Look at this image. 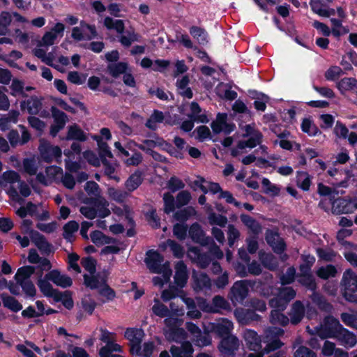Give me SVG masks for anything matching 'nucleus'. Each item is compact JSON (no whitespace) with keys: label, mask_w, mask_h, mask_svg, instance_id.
<instances>
[{"label":"nucleus","mask_w":357,"mask_h":357,"mask_svg":"<svg viewBox=\"0 0 357 357\" xmlns=\"http://www.w3.org/2000/svg\"><path fill=\"white\" fill-rule=\"evenodd\" d=\"M167 244L170 248L174 257L181 259L183 257L185 250L183 247L174 240L167 239Z\"/></svg>","instance_id":"nucleus-46"},{"label":"nucleus","mask_w":357,"mask_h":357,"mask_svg":"<svg viewBox=\"0 0 357 357\" xmlns=\"http://www.w3.org/2000/svg\"><path fill=\"white\" fill-rule=\"evenodd\" d=\"M158 147L162 150L167 151L172 156H174L176 158L182 159L183 158V153L177 151L172 144L165 141L163 138H159Z\"/></svg>","instance_id":"nucleus-35"},{"label":"nucleus","mask_w":357,"mask_h":357,"mask_svg":"<svg viewBox=\"0 0 357 357\" xmlns=\"http://www.w3.org/2000/svg\"><path fill=\"white\" fill-rule=\"evenodd\" d=\"M190 35L202 45H205L208 43V34L207 31L200 26H192L190 28Z\"/></svg>","instance_id":"nucleus-25"},{"label":"nucleus","mask_w":357,"mask_h":357,"mask_svg":"<svg viewBox=\"0 0 357 357\" xmlns=\"http://www.w3.org/2000/svg\"><path fill=\"white\" fill-rule=\"evenodd\" d=\"M208 219L211 225H218L221 227H225L228 222L226 216L216 214L214 212L208 214Z\"/></svg>","instance_id":"nucleus-47"},{"label":"nucleus","mask_w":357,"mask_h":357,"mask_svg":"<svg viewBox=\"0 0 357 357\" xmlns=\"http://www.w3.org/2000/svg\"><path fill=\"white\" fill-rule=\"evenodd\" d=\"M20 107L22 111L27 109L31 115H37L42 109V101L36 96H31L26 100L20 102Z\"/></svg>","instance_id":"nucleus-16"},{"label":"nucleus","mask_w":357,"mask_h":357,"mask_svg":"<svg viewBox=\"0 0 357 357\" xmlns=\"http://www.w3.org/2000/svg\"><path fill=\"white\" fill-rule=\"evenodd\" d=\"M298 282L307 289L314 292L313 301L317 303L320 308H325L326 306L329 305V303L326 301L324 297L316 293L317 285L312 274H302L298 279Z\"/></svg>","instance_id":"nucleus-3"},{"label":"nucleus","mask_w":357,"mask_h":357,"mask_svg":"<svg viewBox=\"0 0 357 357\" xmlns=\"http://www.w3.org/2000/svg\"><path fill=\"white\" fill-rule=\"evenodd\" d=\"M84 190L89 196H94V197H102L100 196V188L99 185L93 181H87L84 185Z\"/></svg>","instance_id":"nucleus-53"},{"label":"nucleus","mask_w":357,"mask_h":357,"mask_svg":"<svg viewBox=\"0 0 357 357\" xmlns=\"http://www.w3.org/2000/svg\"><path fill=\"white\" fill-rule=\"evenodd\" d=\"M340 319L347 326L357 330V317L354 312H342L340 314Z\"/></svg>","instance_id":"nucleus-50"},{"label":"nucleus","mask_w":357,"mask_h":357,"mask_svg":"<svg viewBox=\"0 0 357 357\" xmlns=\"http://www.w3.org/2000/svg\"><path fill=\"white\" fill-rule=\"evenodd\" d=\"M35 267L32 266H24L18 268L15 275V279L17 283L20 281L30 280V277L35 273Z\"/></svg>","instance_id":"nucleus-32"},{"label":"nucleus","mask_w":357,"mask_h":357,"mask_svg":"<svg viewBox=\"0 0 357 357\" xmlns=\"http://www.w3.org/2000/svg\"><path fill=\"white\" fill-rule=\"evenodd\" d=\"M45 278L62 288L70 287L73 284L71 278L66 275L61 274L60 271L57 269L50 271L45 275Z\"/></svg>","instance_id":"nucleus-10"},{"label":"nucleus","mask_w":357,"mask_h":357,"mask_svg":"<svg viewBox=\"0 0 357 357\" xmlns=\"http://www.w3.org/2000/svg\"><path fill=\"white\" fill-rule=\"evenodd\" d=\"M265 239L267 244L271 247L275 254L281 255L287 249V244L284 240L280 237V234L277 229H268L265 233Z\"/></svg>","instance_id":"nucleus-4"},{"label":"nucleus","mask_w":357,"mask_h":357,"mask_svg":"<svg viewBox=\"0 0 357 357\" xmlns=\"http://www.w3.org/2000/svg\"><path fill=\"white\" fill-rule=\"evenodd\" d=\"M294 357H317V354L308 347L301 345L294 352Z\"/></svg>","instance_id":"nucleus-64"},{"label":"nucleus","mask_w":357,"mask_h":357,"mask_svg":"<svg viewBox=\"0 0 357 357\" xmlns=\"http://www.w3.org/2000/svg\"><path fill=\"white\" fill-rule=\"evenodd\" d=\"M79 229V224L75 220H70L64 225L63 237L68 242L72 241L73 234Z\"/></svg>","instance_id":"nucleus-33"},{"label":"nucleus","mask_w":357,"mask_h":357,"mask_svg":"<svg viewBox=\"0 0 357 357\" xmlns=\"http://www.w3.org/2000/svg\"><path fill=\"white\" fill-rule=\"evenodd\" d=\"M168 41L170 43L179 41L185 47L188 49L193 48V43L190 40L189 36L186 33L182 34L181 33H177L176 35V40H171L170 39H168Z\"/></svg>","instance_id":"nucleus-60"},{"label":"nucleus","mask_w":357,"mask_h":357,"mask_svg":"<svg viewBox=\"0 0 357 357\" xmlns=\"http://www.w3.org/2000/svg\"><path fill=\"white\" fill-rule=\"evenodd\" d=\"M93 139L97 142L99 148V156L101 161L104 159H107V157L110 158H113V155L107 143L102 140V137L100 135H95L93 137Z\"/></svg>","instance_id":"nucleus-31"},{"label":"nucleus","mask_w":357,"mask_h":357,"mask_svg":"<svg viewBox=\"0 0 357 357\" xmlns=\"http://www.w3.org/2000/svg\"><path fill=\"white\" fill-rule=\"evenodd\" d=\"M164 213L169 215L175 211L176 202L170 192H165L163 195Z\"/></svg>","instance_id":"nucleus-37"},{"label":"nucleus","mask_w":357,"mask_h":357,"mask_svg":"<svg viewBox=\"0 0 357 357\" xmlns=\"http://www.w3.org/2000/svg\"><path fill=\"white\" fill-rule=\"evenodd\" d=\"M331 326L334 335L338 338L345 347H353L356 345L357 342L356 335L354 333L344 328L337 319H332Z\"/></svg>","instance_id":"nucleus-2"},{"label":"nucleus","mask_w":357,"mask_h":357,"mask_svg":"<svg viewBox=\"0 0 357 357\" xmlns=\"http://www.w3.org/2000/svg\"><path fill=\"white\" fill-rule=\"evenodd\" d=\"M59 296L61 300H59V302H61L66 309L71 310L73 307L74 302L71 293L69 291H66L63 293L60 292Z\"/></svg>","instance_id":"nucleus-61"},{"label":"nucleus","mask_w":357,"mask_h":357,"mask_svg":"<svg viewBox=\"0 0 357 357\" xmlns=\"http://www.w3.org/2000/svg\"><path fill=\"white\" fill-rule=\"evenodd\" d=\"M10 89L12 90L10 94L16 96L17 93L20 94L22 97H27V94L24 91V82L18 79H13Z\"/></svg>","instance_id":"nucleus-54"},{"label":"nucleus","mask_w":357,"mask_h":357,"mask_svg":"<svg viewBox=\"0 0 357 357\" xmlns=\"http://www.w3.org/2000/svg\"><path fill=\"white\" fill-rule=\"evenodd\" d=\"M84 158L86 160L89 164L91 165L98 167L100 166V156L98 157L97 155L91 150L85 151L83 153Z\"/></svg>","instance_id":"nucleus-57"},{"label":"nucleus","mask_w":357,"mask_h":357,"mask_svg":"<svg viewBox=\"0 0 357 357\" xmlns=\"http://www.w3.org/2000/svg\"><path fill=\"white\" fill-rule=\"evenodd\" d=\"M251 280H240L234 283L230 289V298L234 302L242 303L248 296L249 286L252 284Z\"/></svg>","instance_id":"nucleus-5"},{"label":"nucleus","mask_w":357,"mask_h":357,"mask_svg":"<svg viewBox=\"0 0 357 357\" xmlns=\"http://www.w3.org/2000/svg\"><path fill=\"white\" fill-rule=\"evenodd\" d=\"M232 327V322L225 319L222 323L213 324L211 326V330L220 337L223 338L230 335Z\"/></svg>","instance_id":"nucleus-22"},{"label":"nucleus","mask_w":357,"mask_h":357,"mask_svg":"<svg viewBox=\"0 0 357 357\" xmlns=\"http://www.w3.org/2000/svg\"><path fill=\"white\" fill-rule=\"evenodd\" d=\"M84 278V284L86 287L90 288L91 289H99L100 284V273H97L96 275H88L84 274L83 275Z\"/></svg>","instance_id":"nucleus-45"},{"label":"nucleus","mask_w":357,"mask_h":357,"mask_svg":"<svg viewBox=\"0 0 357 357\" xmlns=\"http://www.w3.org/2000/svg\"><path fill=\"white\" fill-rule=\"evenodd\" d=\"M263 135L261 132H257L254 136L248 137L247 140H240L237 143V147L239 149L245 148L253 149L262 142Z\"/></svg>","instance_id":"nucleus-21"},{"label":"nucleus","mask_w":357,"mask_h":357,"mask_svg":"<svg viewBox=\"0 0 357 357\" xmlns=\"http://www.w3.org/2000/svg\"><path fill=\"white\" fill-rule=\"evenodd\" d=\"M341 291L344 299L357 304V274L351 269H347L342 275Z\"/></svg>","instance_id":"nucleus-1"},{"label":"nucleus","mask_w":357,"mask_h":357,"mask_svg":"<svg viewBox=\"0 0 357 357\" xmlns=\"http://www.w3.org/2000/svg\"><path fill=\"white\" fill-rule=\"evenodd\" d=\"M40 156L46 162H51L53 159L61 157V149L58 146H52L50 143L44 142L39 146Z\"/></svg>","instance_id":"nucleus-7"},{"label":"nucleus","mask_w":357,"mask_h":357,"mask_svg":"<svg viewBox=\"0 0 357 357\" xmlns=\"http://www.w3.org/2000/svg\"><path fill=\"white\" fill-rule=\"evenodd\" d=\"M143 178L142 173L139 171H136L126 180L125 183L126 188L129 192H133L142 184Z\"/></svg>","instance_id":"nucleus-28"},{"label":"nucleus","mask_w":357,"mask_h":357,"mask_svg":"<svg viewBox=\"0 0 357 357\" xmlns=\"http://www.w3.org/2000/svg\"><path fill=\"white\" fill-rule=\"evenodd\" d=\"M197 213L194 207L190 206L185 207L182 209L178 210L174 213V218L180 222V223H185L190 218L195 215Z\"/></svg>","instance_id":"nucleus-27"},{"label":"nucleus","mask_w":357,"mask_h":357,"mask_svg":"<svg viewBox=\"0 0 357 357\" xmlns=\"http://www.w3.org/2000/svg\"><path fill=\"white\" fill-rule=\"evenodd\" d=\"M176 270L174 275V282L180 288L185 286L188 275L187 268L183 261H181L176 264Z\"/></svg>","instance_id":"nucleus-19"},{"label":"nucleus","mask_w":357,"mask_h":357,"mask_svg":"<svg viewBox=\"0 0 357 357\" xmlns=\"http://www.w3.org/2000/svg\"><path fill=\"white\" fill-rule=\"evenodd\" d=\"M242 223L255 236H258L261 232V224L254 218L248 214L243 213L240 215Z\"/></svg>","instance_id":"nucleus-20"},{"label":"nucleus","mask_w":357,"mask_h":357,"mask_svg":"<svg viewBox=\"0 0 357 357\" xmlns=\"http://www.w3.org/2000/svg\"><path fill=\"white\" fill-rule=\"evenodd\" d=\"M355 83H356V78L344 77L337 83V88L342 94H344L345 91L353 90L355 87Z\"/></svg>","instance_id":"nucleus-36"},{"label":"nucleus","mask_w":357,"mask_h":357,"mask_svg":"<svg viewBox=\"0 0 357 357\" xmlns=\"http://www.w3.org/2000/svg\"><path fill=\"white\" fill-rule=\"evenodd\" d=\"M240 232L232 224L228 225L227 240L229 247H232L235 242L239 238Z\"/></svg>","instance_id":"nucleus-56"},{"label":"nucleus","mask_w":357,"mask_h":357,"mask_svg":"<svg viewBox=\"0 0 357 357\" xmlns=\"http://www.w3.org/2000/svg\"><path fill=\"white\" fill-rule=\"evenodd\" d=\"M280 310H271L270 314V322L273 325H280L286 326L290 322L288 316L285 315Z\"/></svg>","instance_id":"nucleus-30"},{"label":"nucleus","mask_w":357,"mask_h":357,"mask_svg":"<svg viewBox=\"0 0 357 357\" xmlns=\"http://www.w3.org/2000/svg\"><path fill=\"white\" fill-rule=\"evenodd\" d=\"M190 238L195 243L204 245L207 244L205 233L198 222L192 223L188 229Z\"/></svg>","instance_id":"nucleus-18"},{"label":"nucleus","mask_w":357,"mask_h":357,"mask_svg":"<svg viewBox=\"0 0 357 357\" xmlns=\"http://www.w3.org/2000/svg\"><path fill=\"white\" fill-rule=\"evenodd\" d=\"M81 265L90 275H93L96 273L97 261L93 257H83L81 259Z\"/></svg>","instance_id":"nucleus-43"},{"label":"nucleus","mask_w":357,"mask_h":357,"mask_svg":"<svg viewBox=\"0 0 357 357\" xmlns=\"http://www.w3.org/2000/svg\"><path fill=\"white\" fill-rule=\"evenodd\" d=\"M146 219L153 228L158 229L160 227V218L157 215L155 209H152L147 213Z\"/></svg>","instance_id":"nucleus-63"},{"label":"nucleus","mask_w":357,"mask_h":357,"mask_svg":"<svg viewBox=\"0 0 357 357\" xmlns=\"http://www.w3.org/2000/svg\"><path fill=\"white\" fill-rule=\"evenodd\" d=\"M22 289L26 297L33 298L36 295V289L31 280L20 281L17 283Z\"/></svg>","instance_id":"nucleus-42"},{"label":"nucleus","mask_w":357,"mask_h":357,"mask_svg":"<svg viewBox=\"0 0 357 357\" xmlns=\"http://www.w3.org/2000/svg\"><path fill=\"white\" fill-rule=\"evenodd\" d=\"M213 305L214 306V309H218V312L220 310H225L227 311L231 310V306L229 303L221 296H215L213 299Z\"/></svg>","instance_id":"nucleus-48"},{"label":"nucleus","mask_w":357,"mask_h":357,"mask_svg":"<svg viewBox=\"0 0 357 357\" xmlns=\"http://www.w3.org/2000/svg\"><path fill=\"white\" fill-rule=\"evenodd\" d=\"M144 332L141 328H128L125 331V337L130 341V344L135 343L136 355L141 354V342Z\"/></svg>","instance_id":"nucleus-15"},{"label":"nucleus","mask_w":357,"mask_h":357,"mask_svg":"<svg viewBox=\"0 0 357 357\" xmlns=\"http://www.w3.org/2000/svg\"><path fill=\"white\" fill-rule=\"evenodd\" d=\"M128 68V64L126 62H117L109 63L107 66V72L114 78H118L121 75H123Z\"/></svg>","instance_id":"nucleus-24"},{"label":"nucleus","mask_w":357,"mask_h":357,"mask_svg":"<svg viewBox=\"0 0 357 357\" xmlns=\"http://www.w3.org/2000/svg\"><path fill=\"white\" fill-rule=\"evenodd\" d=\"M3 305L13 312H17L22 309V305L13 296L4 295L1 296Z\"/></svg>","instance_id":"nucleus-29"},{"label":"nucleus","mask_w":357,"mask_h":357,"mask_svg":"<svg viewBox=\"0 0 357 357\" xmlns=\"http://www.w3.org/2000/svg\"><path fill=\"white\" fill-rule=\"evenodd\" d=\"M188 231V227L185 223H176L173 226V234L180 241L186 238Z\"/></svg>","instance_id":"nucleus-44"},{"label":"nucleus","mask_w":357,"mask_h":357,"mask_svg":"<svg viewBox=\"0 0 357 357\" xmlns=\"http://www.w3.org/2000/svg\"><path fill=\"white\" fill-rule=\"evenodd\" d=\"M238 338L236 336L230 335L222 338L218 346V349L225 356H234L235 351L238 349Z\"/></svg>","instance_id":"nucleus-8"},{"label":"nucleus","mask_w":357,"mask_h":357,"mask_svg":"<svg viewBox=\"0 0 357 357\" xmlns=\"http://www.w3.org/2000/svg\"><path fill=\"white\" fill-rule=\"evenodd\" d=\"M185 186L183 181L176 176H171L167 183V188L171 192L183 190Z\"/></svg>","instance_id":"nucleus-41"},{"label":"nucleus","mask_w":357,"mask_h":357,"mask_svg":"<svg viewBox=\"0 0 357 357\" xmlns=\"http://www.w3.org/2000/svg\"><path fill=\"white\" fill-rule=\"evenodd\" d=\"M31 239L36 246L44 254L49 255L52 252V245L46 238L37 231H31Z\"/></svg>","instance_id":"nucleus-14"},{"label":"nucleus","mask_w":357,"mask_h":357,"mask_svg":"<svg viewBox=\"0 0 357 357\" xmlns=\"http://www.w3.org/2000/svg\"><path fill=\"white\" fill-rule=\"evenodd\" d=\"M50 280H47L45 277L41 278L39 277L37 281V285L38 286L40 291L46 297L53 298L54 301L59 302L61 300L59 296L60 291L53 288L52 285L49 282Z\"/></svg>","instance_id":"nucleus-12"},{"label":"nucleus","mask_w":357,"mask_h":357,"mask_svg":"<svg viewBox=\"0 0 357 357\" xmlns=\"http://www.w3.org/2000/svg\"><path fill=\"white\" fill-rule=\"evenodd\" d=\"M152 311L156 316H158L161 318L166 317L169 314V310L168 307L165 305L160 303H155L152 307Z\"/></svg>","instance_id":"nucleus-62"},{"label":"nucleus","mask_w":357,"mask_h":357,"mask_svg":"<svg viewBox=\"0 0 357 357\" xmlns=\"http://www.w3.org/2000/svg\"><path fill=\"white\" fill-rule=\"evenodd\" d=\"M337 271L334 265L328 264L326 266L321 267L317 272L319 278L323 280H327L329 278H333L336 275Z\"/></svg>","instance_id":"nucleus-38"},{"label":"nucleus","mask_w":357,"mask_h":357,"mask_svg":"<svg viewBox=\"0 0 357 357\" xmlns=\"http://www.w3.org/2000/svg\"><path fill=\"white\" fill-rule=\"evenodd\" d=\"M244 340L250 351H260L262 350L261 340L256 331L251 329L246 330L244 333Z\"/></svg>","instance_id":"nucleus-13"},{"label":"nucleus","mask_w":357,"mask_h":357,"mask_svg":"<svg viewBox=\"0 0 357 357\" xmlns=\"http://www.w3.org/2000/svg\"><path fill=\"white\" fill-rule=\"evenodd\" d=\"M343 73V70L340 67L333 66L326 71L325 77L327 80L334 81L339 78Z\"/></svg>","instance_id":"nucleus-55"},{"label":"nucleus","mask_w":357,"mask_h":357,"mask_svg":"<svg viewBox=\"0 0 357 357\" xmlns=\"http://www.w3.org/2000/svg\"><path fill=\"white\" fill-rule=\"evenodd\" d=\"M312 184V177L307 172H296V185L303 191H308Z\"/></svg>","instance_id":"nucleus-26"},{"label":"nucleus","mask_w":357,"mask_h":357,"mask_svg":"<svg viewBox=\"0 0 357 357\" xmlns=\"http://www.w3.org/2000/svg\"><path fill=\"white\" fill-rule=\"evenodd\" d=\"M191 199V194L188 190L179 192L176 197V208H179L188 205Z\"/></svg>","instance_id":"nucleus-52"},{"label":"nucleus","mask_w":357,"mask_h":357,"mask_svg":"<svg viewBox=\"0 0 357 357\" xmlns=\"http://www.w3.org/2000/svg\"><path fill=\"white\" fill-rule=\"evenodd\" d=\"M192 287L196 292L211 290V280L206 273L192 271Z\"/></svg>","instance_id":"nucleus-6"},{"label":"nucleus","mask_w":357,"mask_h":357,"mask_svg":"<svg viewBox=\"0 0 357 357\" xmlns=\"http://www.w3.org/2000/svg\"><path fill=\"white\" fill-rule=\"evenodd\" d=\"M268 304L269 306L273 308L272 310L284 311L287 306L280 296L271 298L268 301Z\"/></svg>","instance_id":"nucleus-58"},{"label":"nucleus","mask_w":357,"mask_h":357,"mask_svg":"<svg viewBox=\"0 0 357 357\" xmlns=\"http://www.w3.org/2000/svg\"><path fill=\"white\" fill-rule=\"evenodd\" d=\"M193 349L190 343L183 344L182 347L173 346L171 348L172 357H186L192 354Z\"/></svg>","instance_id":"nucleus-34"},{"label":"nucleus","mask_w":357,"mask_h":357,"mask_svg":"<svg viewBox=\"0 0 357 357\" xmlns=\"http://www.w3.org/2000/svg\"><path fill=\"white\" fill-rule=\"evenodd\" d=\"M113 351L122 352V348L119 344L112 341L109 343L107 344L105 346L102 347L100 348L99 351V355H114L113 354H112V352Z\"/></svg>","instance_id":"nucleus-49"},{"label":"nucleus","mask_w":357,"mask_h":357,"mask_svg":"<svg viewBox=\"0 0 357 357\" xmlns=\"http://www.w3.org/2000/svg\"><path fill=\"white\" fill-rule=\"evenodd\" d=\"M50 111L52 112V116L54 119V123L61 125L64 127L68 121V116L66 114L59 109L55 106H52Z\"/></svg>","instance_id":"nucleus-39"},{"label":"nucleus","mask_w":357,"mask_h":357,"mask_svg":"<svg viewBox=\"0 0 357 357\" xmlns=\"http://www.w3.org/2000/svg\"><path fill=\"white\" fill-rule=\"evenodd\" d=\"M305 314V308L303 302L298 300L296 301L288 312L290 323L294 326L298 325L303 320Z\"/></svg>","instance_id":"nucleus-11"},{"label":"nucleus","mask_w":357,"mask_h":357,"mask_svg":"<svg viewBox=\"0 0 357 357\" xmlns=\"http://www.w3.org/2000/svg\"><path fill=\"white\" fill-rule=\"evenodd\" d=\"M66 139L85 142L87 139V137L80 127L75 123L68 127Z\"/></svg>","instance_id":"nucleus-23"},{"label":"nucleus","mask_w":357,"mask_h":357,"mask_svg":"<svg viewBox=\"0 0 357 357\" xmlns=\"http://www.w3.org/2000/svg\"><path fill=\"white\" fill-rule=\"evenodd\" d=\"M147 257L145 263L152 273H160L162 272L161 264L164 260L163 256L158 251L150 250L146 252Z\"/></svg>","instance_id":"nucleus-9"},{"label":"nucleus","mask_w":357,"mask_h":357,"mask_svg":"<svg viewBox=\"0 0 357 357\" xmlns=\"http://www.w3.org/2000/svg\"><path fill=\"white\" fill-rule=\"evenodd\" d=\"M98 294L106 298L103 301L104 303L113 301L116 297L115 291L109 285H105L104 287L99 288Z\"/></svg>","instance_id":"nucleus-59"},{"label":"nucleus","mask_w":357,"mask_h":357,"mask_svg":"<svg viewBox=\"0 0 357 357\" xmlns=\"http://www.w3.org/2000/svg\"><path fill=\"white\" fill-rule=\"evenodd\" d=\"M193 250L197 256V263L202 268H206L211 263V259L206 253L200 252L199 250L193 248Z\"/></svg>","instance_id":"nucleus-51"},{"label":"nucleus","mask_w":357,"mask_h":357,"mask_svg":"<svg viewBox=\"0 0 357 357\" xmlns=\"http://www.w3.org/2000/svg\"><path fill=\"white\" fill-rule=\"evenodd\" d=\"M159 138L157 137L156 140L153 139H144L143 140V144H137L134 142V144L139 149L144 151L146 154L149 155L151 153L150 151H153V149L155 146H158Z\"/></svg>","instance_id":"nucleus-40"},{"label":"nucleus","mask_w":357,"mask_h":357,"mask_svg":"<svg viewBox=\"0 0 357 357\" xmlns=\"http://www.w3.org/2000/svg\"><path fill=\"white\" fill-rule=\"evenodd\" d=\"M85 203L91 204L97 207V215L100 218L108 217L111 213L109 209L107 208L108 203L103 197H90L87 199Z\"/></svg>","instance_id":"nucleus-17"}]
</instances>
